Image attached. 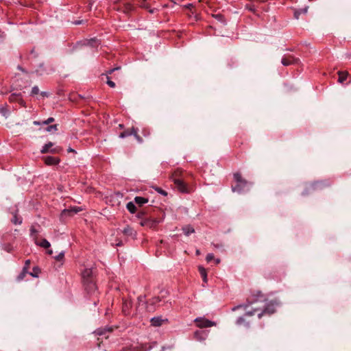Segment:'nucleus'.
I'll return each mask as SVG.
<instances>
[{
	"label": "nucleus",
	"mask_w": 351,
	"mask_h": 351,
	"mask_svg": "<svg viewBox=\"0 0 351 351\" xmlns=\"http://www.w3.org/2000/svg\"><path fill=\"white\" fill-rule=\"evenodd\" d=\"M280 302L277 300H271L267 303L264 309L261 311L258 308H253L252 311H247L245 313V316H252L256 315L260 319L264 315H271L276 311V308L279 306Z\"/></svg>",
	"instance_id": "nucleus-1"
},
{
	"label": "nucleus",
	"mask_w": 351,
	"mask_h": 351,
	"mask_svg": "<svg viewBox=\"0 0 351 351\" xmlns=\"http://www.w3.org/2000/svg\"><path fill=\"white\" fill-rule=\"evenodd\" d=\"M82 277L84 284L87 285L95 284L94 278V270L92 268H86L82 273Z\"/></svg>",
	"instance_id": "nucleus-2"
},
{
	"label": "nucleus",
	"mask_w": 351,
	"mask_h": 351,
	"mask_svg": "<svg viewBox=\"0 0 351 351\" xmlns=\"http://www.w3.org/2000/svg\"><path fill=\"white\" fill-rule=\"evenodd\" d=\"M234 178L237 182V184L235 186L232 187V191L239 193H243L245 190L241 188V184L247 185V182L241 178V176L239 173H234Z\"/></svg>",
	"instance_id": "nucleus-3"
},
{
	"label": "nucleus",
	"mask_w": 351,
	"mask_h": 351,
	"mask_svg": "<svg viewBox=\"0 0 351 351\" xmlns=\"http://www.w3.org/2000/svg\"><path fill=\"white\" fill-rule=\"evenodd\" d=\"M194 322L198 328H209L215 326V323L210 320H208L204 317H197L195 319Z\"/></svg>",
	"instance_id": "nucleus-4"
},
{
	"label": "nucleus",
	"mask_w": 351,
	"mask_h": 351,
	"mask_svg": "<svg viewBox=\"0 0 351 351\" xmlns=\"http://www.w3.org/2000/svg\"><path fill=\"white\" fill-rule=\"evenodd\" d=\"M132 306L131 300H123L122 305V312L126 316L131 315V308Z\"/></svg>",
	"instance_id": "nucleus-5"
},
{
	"label": "nucleus",
	"mask_w": 351,
	"mask_h": 351,
	"mask_svg": "<svg viewBox=\"0 0 351 351\" xmlns=\"http://www.w3.org/2000/svg\"><path fill=\"white\" fill-rule=\"evenodd\" d=\"M138 130L134 128H132L131 131H124L123 132H121L120 134H119V138H126L128 136H130L131 135H134L135 136V138L138 141H141V138L138 136Z\"/></svg>",
	"instance_id": "nucleus-6"
},
{
	"label": "nucleus",
	"mask_w": 351,
	"mask_h": 351,
	"mask_svg": "<svg viewBox=\"0 0 351 351\" xmlns=\"http://www.w3.org/2000/svg\"><path fill=\"white\" fill-rule=\"evenodd\" d=\"M151 325L154 327H159L162 326L164 323H167V319H162V317H152L150 320Z\"/></svg>",
	"instance_id": "nucleus-7"
},
{
	"label": "nucleus",
	"mask_w": 351,
	"mask_h": 351,
	"mask_svg": "<svg viewBox=\"0 0 351 351\" xmlns=\"http://www.w3.org/2000/svg\"><path fill=\"white\" fill-rule=\"evenodd\" d=\"M157 221L150 219H143L140 224L142 226L147 227L149 228H154L156 226Z\"/></svg>",
	"instance_id": "nucleus-8"
},
{
	"label": "nucleus",
	"mask_w": 351,
	"mask_h": 351,
	"mask_svg": "<svg viewBox=\"0 0 351 351\" xmlns=\"http://www.w3.org/2000/svg\"><path fill=\"white\" fill-rule=\"evenodd\" d=\"M267 300L265 296L260 291H257L256 293L252 295V302H265Z\"/></svg>",
	"instance_id": "nucleus-9"
},
{
	"label": "nucleus",
	"mask_w": 351,
	"mask_h": 351,
	"mask_svg": "<svg viewBox=\"0 0 351 351\" xmlns=\"http://www.w3.org/2000/svg\"><path fill=\"white\" fill-rule=\"evenodd\" d=\"M45 164L47 165H56L60 162V158L53 156H47L45 158Z\"/></svg>",
	"instance_id": "nucleus-10"
},
{
	"label": "nucleus",
	"mask_w": 351,
	"mask_h": 351,
	"mask_svg": "<svg viewBox=\"0 0 351 351\" xmlns=\"http://www.w3.org/2000/svg\"><path fill=\"white\" fill-rule=\"evenodd\" d=\"M81 210H82V208L80 207L75 206V207H73V208H71L69 209H64L62 211V215H67L69 216H72L75 214H77L78 212H80Z\"/></svg>",
	"instance_id": "nucleus-11"
},
{
	"label": "nucleus",
	"mask_w": 351,
	"mask_h": 351,
	"mask_svg": "<svg viewBox=\"0 0 351 351\" xmlns=\"http://www.w3.org/2000/svg\"><path fill=\"white\" fill-rule=\"evenodd\" d=\"M207 337V333L204 330H197L194 332V338L197 341H204Z\"/></svg>",
	"instance_id": "nucleus-12"
},
{
	"label": "nucleus",
	"mask_w": 351,
	"mask_h": 351,
	"mask_svg": "<svg viewBox=\"0 0 351 351\" xmlns=\"http://www.w3.org/2000/svg\"><path fill=\"white\" fill-rule=\"evenodd\" d=\"M123 233L125 235L130 237L132 238H135L136 236V232L133 230V228H132L129 226H127L123 228Z\"/></svg>",
	"instance_id": "nucleus-13"
},
{
	"label": "nucleus",
	"mask_w": 351,
	"mask_h": 351,
	"mask_svg": "<svg viewBox=\"0 0 351 351\" xmlns=\"http://www.w3.org/2000/svg\"><path fill=\"white\" fill-rule=\"evenodd\" d=\"M174 183L180 191L182 193L187 192L186 185L181 180L175 179Z\"/></svg>",
	"instance_id": "nucleus-14"
},
{
	"label": "nucleus",
	"mask_w": 351,
	"mask_h": 351,
	"mask_svg": "<svg viewBox=\"0 0 351 351\" xmlns=\"http://www.w3.org/2000/svg\"><path fill=\"white\" fill-rule=\"evenodd\" d=\"M34 243H36V245H37L41 247L45 248V249H47L51 246L50 243L45 239H43L40 242L38 241V239H37L36 241H34Z\"/></svg>",
	"instance_id": "nucleus-15"
},
{
	"label": "nucleus",
	"mask_w": 351,
	"mask_h": 351,
	"mask_svg": "<svg viewBox=\"0 0 351 351\" xmlns=\"http://www.w3.org/2000/svg\"><path fill=\"white\" fill-rule=\"evenodd\" d=\"M298 60L294 58H282L281 60V63L284 66H289L292 64L297 62Z\"/></svg>",
	"instance_id": "nucleus-16"
},
{
	"label": "nucleus",
	"mask_w": 351,
	"mask_h": 351,
	"mask_svg": "<svg viewBox=\"0 0 351 351\" xmlns=\"http://www.w3.org/2000/svg\"><path fill=\"white\" fill-rule=\"evenodd\" d=\"M134 202L136 204H138L139 206H142L145 203L148 202V199L143 197H136L134 198Z\"/></svg>",
	"instance_id": "nucleus-17"
},
{
	"label": "nucleus",
	"mask_w": 351,
	"mask_h": 351,
	"mask_svg": "<svg viewBox=\"0 0 351 351\" xmlns=\"http://www.w3.org/2000/svg\"><path fill=\"white\" fill-rule=\"evenodd\" d=\"M338 74H339L338 82L339 83H343L344 81H346L347 79L348 75V73L347 72H343V71H339Z\"/></svg>",
	"instance_id": "nucleus-18"
},
{
	"label": "nucleus",
	"mask_w": 351,
	"mask_h": 351,
	"mask_svg": "<svg viewBox=\"0 0 351 351\" xmlns=\"http://www.w3.org/2000/svg\"><path fill=\"white\" fill-rule=\"evenodd\" d=\"M182 230L184 234L186 236H189L190 234L193 233L195 232L194 228L189 225L184 226L182 228Z\"/></svg>",
	"instance_id": "nucleus-19"
},
{
	"label": "nucleus",
	"mask_w": 351,
	"mask_h": 351,
	"mask_svg": "<svg viewBox=\"0 0 351 351\" xmlns=\"http://www.w3.org/2000/svg\"><path fill=\"white\" fill-rule=\"evenodd\" d=\"M126 208L131 213H134L136 210V207L132 202H128L126 205Z\"/></svg>",
	"instance_id": "nucleus-20"
},
{
	"label": "nucleus",
	"mask_w": 351,
	"mask_h": 351,
	"mask_svg": "<svg viewBox=\"0 0 351 351\" xmlns=\"http://www.w3.org/2000/svg\"><path fill=\"white\" fill-rule=\"evenodd\" d=\"M39 232L38 230H36L34 226H32L30 228V237L32 238L34 241H36L37 237V234Z\"/></svg>",
	"instance_id": "nucleus-21"
},
{
	"label": "nucleus",
	"mask_w": 351,
	"mask_h": 351,
	"mask_svg": "<svg viewBox=\"0 0 351 351\" xmlns=\"http://www.w3.org/2000/svg\"><path fill=\"white\" fill-rule=\"evenodd\" d=\"M53 146V143L51 142H49L48 143L45 144L43 148L41 149L42 153H47L49 152V148Z\"/></svg>",
	"instance_id": "nucleus-22"
},
{
	"label": "nucleus",
	"mask_w": 351,
	"mask_h": 351,
	"mask_svg": "<svg viewBox=\"0 0 351 351\" xmlns=\"http://www.w3.org/2000/svg\"><path fill=\"white\" fill-rule=\"evenodd\" d=\"M308 7H305L303 9L298 10L295 11V16L296 19H298V16L301 14H305L307 12Z\"/></svg>",
	"instance_id": "nucleus-23"
},
{
	"label": "nucleus",
	"mask_w": 351,
	"mask_h": 351,
	"mask_svg": "<svg viewBox=\"0 0 351 351\" xmlns=\"http://www.w3.org/2000/svg\"><path fill=\"white\" fill-rule=\"evenodd\" d=\"M12 222L15 225H20L22 223L21 218L17 217L16 214H14L12 219Z\"/></svg>",
	"instance_id": "nucleus-24"
},
{
	"label": "nucleus",
	"mask_w": 351,
	"mask_h": 351,
	"mask_svg": "<svg viewBox=\"0 0 351 351\" xmlns=\"http://www.w3.org/2000/svg\"><path fill=\"white\" fill-rule=\"evenodd\" d=\"M27 274H29V272L27 270V267H24L21 274L18 276L17 278L19 280H23Z\"/></svg>",
	"instance_id": "nucleus-25"
},
{
	"label": "nucleus",
	"mask_w": 351,
	"mask_h": 351,
	"mask_svg": "<svg viewBox=\"0 0 351 351\" xmlns=\"http://www.w3.org/2000/svg\"><path fill=\"white\" fill-rule=\"evenodd\" d=\"M58 130V125H51L45 128V131L48 132H53Z\"/></svg>",
	"instance_id": "nucleus-26"
},
{
	"label": "nucleus",
	"mask_w": 351,
	"mask_h": 351,
	"mask_svg": "<svg viewBox=\"0 0 351 351\" xmlns=\"http://www.w3.org/2000/svg\"><path fill=\"white\" fill-rule=\"evenodd\" d=\"M199 272H200V274H201V276L202 277L204 282L207 283V276H206V270L204 268L200 267L199 268Z\"/></svg>",
	"instance_id": "nucleus-27"
},
{
	"label": "nucleus",
	"mask_w": 351,
	"mask_h": 351,
	"mask_svg": "<svg viewBox=\"0 0 351 351\" xmlns=\"http://www.w3.org/2000/svg\"><path fill=\"white\" fill-rule=\"evenodd\" d=\"M39 271H40V269L38 267H34L33 269V271L29 272V274L33 277L37 278L38 276Z\"/></svg>",
	"instance_id": "nucleus-28"
},
{
	"label": "nucleus",
	"mask_w": 351,
	"mask_h": 351,
	"mask_svg": "<svg viewBox=\"0 0 351 351\" xmlns=\"http://www.w3.org/2000/svg\"><path fill=\"white\" fill-rule=\"evenodd\" d=\"M120 351H139L138 348L133 347V346H129V347H124Z\"/></svg>",
	"instance_id": "nucleus-29"
},
{
	"label": "nucleus",
	"mask_w": 351,
	"mask_h": 351,
	"mask_svg": "<svg viewBox=\"0 0 351 351\" xmlns=\"http://www.w3.org/2000/svg\"><path fill=\"white\" fill-rule=\"evenodd\" d=\"M64 256V252L62 251L57 256H55V259L58 261H61L63 260Z\"/></svg>",
	"instance_id": "nucleus-30"
},
{
	"label": "nucleus",
	"mask_w": 351,
	"mask_h": 351,
	"mask_svg": "<svg viewBox=\"0 0 351 351\" xmlns=\"http://www.w3.org/2000/svg\"><path fill=\"white\" fill-rule=\"evenodd\" d=\"M39 93V88L37 86H34L31 91V95L34 96L36 95H38Z\"/></svg>",
	"instance_id": "nucleus-31"
},
{
	"label": "nucleus",
	"mask_w": 351,
	"mask_h": 351,
	"mask_svg": "<svg viewBox=\"0 0 351 351\" xmlns=\"http://www.w3.org/2000/svg\"><path fill=\"white\" fill-rule=\"evenodd\" d=\"M96 43H97V40L96 38H91L86 41V45L93 46V44Z\"/></svg>",
	"instance_id": "nucleus-32"
},
{
	"label": "nucleus",
	"mask_w": 351,
	"mask_h": 351,
	"mask_svg": "<svg viewBox=\"0 0 351 351\" xmlns=\"http://www.w3.org/2000/svg\"><path fill=\"white\" fill-rule=\"evenodd\" d=\"M106 77H107V81H106L107 84H108L110 87H111V88H114V87H115V83H114V82L111 81V80H110V77H109L108 76H107Z\"/></svg>",
	"instance_id": "nucleus-33"
},
{
	"label": "nucleus",
	"mask_w": 351,
	"mask_h": 351,
	"mask_svg": "<svg viewBox=\"0 0 351 351\" xmlns=\"http://www.w3.org/2000/svg\"><path fill=\"white\" fill-rule=\"evenodd\" d=\"M54 121V119L53 117H49L47 120L42 121L43 125H48Z\"/></svg>",
	"instance_id": "nucleus-34"
},
{
	"label": "nucleus",
	"mask_w": 351,
	"mask_h": 351,
	"mask_svg": "<svg viewBox=\"0 0 351 351\" xmlns=\"http://www.w3.org/2000/svg\"><path fill=\"white\" fill-rule=\"evenodd\" d=\"M250 187H251V184L249 182H247V185L241 184V188L245 190L243 192L248 191L250 190Z\"/></svg>",
	"instance_id": "nucleus-35"
},
{
	"label": "nucleus",
	"mask_w": 351,
	"mask_h": 351,
	"mask_svg": "<svg viewBox=\"0 0 351 351\" xmlns=\"http://www.w3.org/2000/svg\"><path fill=\"white\" fill-rule=\"evenodd\" d=\"M213 258H214L213 254H208L206 256V258L207 262L211 261Z\"/></svg>",
	"instance_id": "nucleus-36"
},
{
	"label": "nucleus",
	"mask_w": 351,
	"mask_h": 351,
	"mask_svg": "<svg viewBox=\"0 0 351 351\" xmlns=\"http://www.w3.org/2000/svg\"><path fill=\"white\" fill-rule=\"evenodd\" d=\"M156 191H157L159 193L162 194V195L166 196V195H167V193L166 191H163L162 189H160V188H156Z\"/></svg>",
	"instance_id": "nucleus-37"
},
{
	"label": "nucleus",
	"mask_w": 351,
	"mask_h": 351,
	"mask_svg": "<svg viewBox=\"0 0 351 351\" xmlns=\"http://www.w3.org/2000/svg\"><path fill=\"white\" fill-rule=\"evenodd\" d=\"M245 322V319H244V317H239V318H238V319H237V323L238 324H242L243 322Z\"/></svg>",
	"instance_id": "nucleus-38"
},
{
	"label": "nucleus",
	"mask_w": 351,
	"mask_h": 351,
	"mask_svg": "<svg viewBox=\"0 0 351 351\" xmlns=\"http://www.w3.org/2000/svg\"><path fill=\"white\" fill-rule=\"evenodd\" d=\"M125 8H126L128 10H132V5H131V4H130V3H127V4L125 5Z\"/></svg>",
	"instance_id": "nucleus-39"
},
{
	"label": "nucleus",
	"mask_w": 351,
	"mask_h": 351,
	"mask_svg": "<svg viewBox=\"0 0 351 351\" xmlns=\"http://www.w3.org/2000/svg\"><path fill=\"white\" fill-rule=\"evenodd\" d=\"M33 124H34V125H43V124H42V122L38 121H33Z\"/></svg>",
	"instance_id": "nucleus-40"
},
{
	"label": "nucleus",
	"mask_w": 351,
	"mask_h": 351,
	"mask_svg": "<svg viewBox=\"0 0 351 351\" xmlns=\"http://www.w3.org/2000/svg\"><path fill=\"white\" fill-rule=\"evenodd\" d=\"M29 264H30V261L29 260L25 261V264L24 267H27V270H28V267H29Z\"/></svg>",
	"instance_id": "nucleus-41"
},
{
	"label": "nucleus",
	"mask_w": 351,
	"mask_h": 351,
	"mask_svg": "<svg viewBox=\"0 0 351 351\" xmlns=\"http://www.w3.org/2000/svg\"><path fill=\"white\" fill-rule=\"evenodd\" d=\"M41 95L43 97H48L49 96V93L47 92H41Z\"/></svg>",
	"instance_id": "nucleus-42"
},
{
	"label": "nucleus",
	"mask_w": 351,
	"mask_h": 351,
	"mask_svg": "<svg viewBox=\"0 0 351 351\" xmlns=\"http://www.w3.org/2000/svg\"><path fill=\"white\" fill-rule=\"evenodd\" d=\"M60 150V148H54L53 149L51 150V152H58Z\"/></svg>",
	"instance_id": "nucleus-43"
},
{
	"label": "nucleus",
	"mask_w": 351,
	"mask_h": 351,
	"mask_svg": "<svg viewBox=\"0 0 351 351\" xmlns=\"http://www.w3.org/2000/svg\"><path fill=\"white\" fill-rule=\"evenodd\" d=\"M82 21H76L73 23L75 25H80V24H82Z\"/></svg>",
	"instance_id": "nucleus-44"
},
{
	"label": "nucleus",
	"mask_w": 351,
	"mask_h": 351,
	"mask_svg": "<svg viewBox=\"0 0 351 351\" xmlns=\"http://www.w3.org/2000/svg\"><path fill=\"white\" fill-rule=\"evenodd\" d=\"M18 69H19L20 71H21L23 73H25L26 71H25V69H23L21 66H18Z\"/></svg>",
	"instance_id": "nucleus-45"
},
{
	"label": "nucleus",
	"mask_w": 351,
	"mask_h": 351,
	"mask_svg": "<svg viewBox=\"0 0 351 351\" xmlns=\"http://www.w3.org/2000/svg\"><path fill=\"white\" fill-rule=\"evenodd\" d=\"M119 68H115V69H110L109 71H108V73L110 74L112 73L115 70H117L119 69Z\"/></svg>",
	"instance_id": "nucleus-46"
},
{
	"label": "nucleus",
	"mask_w": 351,
	"mask_h": 351,
	"mask_svg": "<svg viewBox=\"0 0 351 351\" xmlns=\"http://www.w3.org/2000/svg\"><path fill=\"white\" fill-rule=\"evenodd\" d=\"M317 185H318V183H315V184H312L311 187L313 189H315Z\"/></svg>",
	"instance_id": "nucleus-47"
},
{
	"label": "nucleus",
	"mask_w": 351,
	"mask_h": 351,
	"mask_svg": "<svg viewBox=\"0 0 351 351\" xmlns=\"http://www.w3.org/2000/svg\"><path fill=\"white\" fill-rule=\"evenodd\" d=\"M68 152H75V151L73 149H72L71 147H69V148L68 149Z\"/></svg>",
	"instance_id": "nucleus-48"
},
{
	"label": "nucleus",
	"mask_w": 351,
	"mask_h": 351,
	"mask_svg": "<svg viewBox=\"0 0 351 351\" xmlns=\"http://www.w3.org/2000/svg\"><path fill=\"white\" fill-rule=\"evenodd\" d=\"M123 245V243H122V242H121V241H119V243H117L116 244V245H117V246H121V245Z\"/></svg>",
	"instance_id": "nucleus-49"
},
{
	"label": "nucleus",
	"mask_w": 351,
	"mask_h": 351,
	"mask_svg": "<svg viewBox=\"0 0 351 351\" xmlns=\"http://www.w3.org/2000/svg\"><path fill=\"white\" fill-rule=\"evenodd\" d=\"M47 253H48L49 254H53V251H52V250H49L47 251Z\"/></svg>",
	"instance_id": "nucleus-50"
},
{
	"label": "nucleus",
	"mask_w": 351,
	"mask_h": 351,
	"mask_svg": "<svg viewBox=\"0 0 351 351\" xmlns=\"http://www.w3.org/2000/svg\"><path fill=\"white\" fill-rule=\"evenodd\" d=\"M215 262L217 264H219L220 263V259L219 258L215 259Z\"/></svg>",
	"instance_id": "nucleus-51"
},
{
	"label": "nucleus",
	"mask_w": 351,
	"mask_h": 351,
	"mask_svg": "<svg viewBox=\"0 0 351 351\" xmlns=\"http://www.w3.org/2000/svg\"><path fill=\"white\" fill-rule=\"evenodd\" d=\"M249 10H251V11H254V8H252V7H250Z\"/></svg>",
	"instance_id": "nucleus-52"
},
{
	"label": "nucleus",
	"mask_w": 351,
	"mask_h": 351,
	"mask_svg": "<svg viewBox=\"0 0 351 351\" xmlns=\"http://www.w3.org/2000/svg\"><path fill=\"white\" fill-rule=\"evenodd\" d=\"M199 253H200V252H199V250H196V254H199Z\"/></svg>",
	"instance_id": "nucleus-53"
},
{
	"label": "nucleus",
	"mask_w": 351,
	"mask_h": 351,
	"mask_svg": "<svg viewBox=\"0 0 351 351\" xmlns=\"http://www.w3.org/2000/svg\"><path fill=\"white\" fill-rule=\"evenodd\" d=\"M137 217H138V218H140V217H141V215L138 214Z\"/></svg>",
	"instance_id": "nucleus-54"
},
{
	"label": "nucleus",
	"mask_w": 351,
	"mask_h": 351,
	"mask_svg": "<svg viewBox=\"0 0 351 351\" xmlns=\"http://www.w3.org/2000/svg\"><path fill=\"white\" fill-rule=\"evenodd\" d=\"M119 127H120L121 128H123V125L120 124V125H119Z\"/></svg>",
	"instance_id": "nucleus-55"
}]
</instances>
